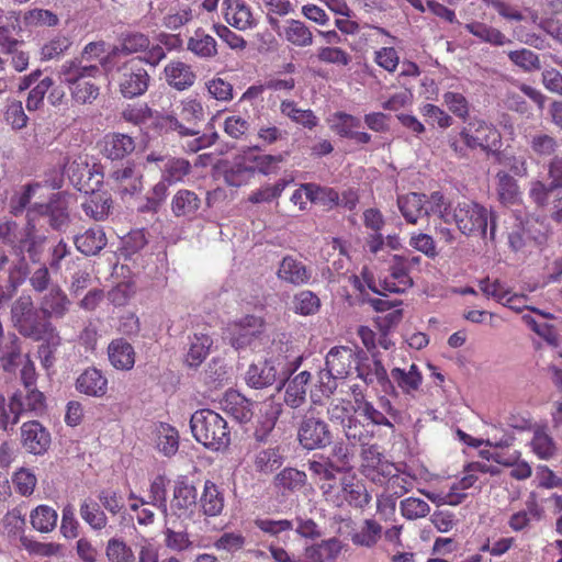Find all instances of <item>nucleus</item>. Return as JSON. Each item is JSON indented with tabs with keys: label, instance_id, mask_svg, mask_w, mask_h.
<instances>
[{
	"label": "nucleus",
	"instance_id": "nucleus-43",
	"mask_svg": "<svg viewBox=\"0 0 562 562\" xmlns=\"http://www.w3.org/2000/svg\"><path fill=\"white\" fill-rule=\"evenodd\" d=\"M80 516L94 530H101L108 524L105 514L95 502L85 501L80 506Z\"/></svg>",
	"mask_w": 562,
	"mask_h": 562
},
{
	"label": "nucleus",
	"instance_id": "nucleus-56",
	"mask_svg": "<svg viewBox=\"0 0 562 562\" xmlns=\"http://www.w3.org/2000/svg\"><path fill=\"white\" fill-rule=\"evenodd\" d=\"M191 171V165L183 158H172L165 165V179L168 182L182 180Z\"/></svg>",
	"mask_w": 562,
	"mask_h": 562
},
{
	"label": "nucleus",
	"instance_id": "nucleus-58",
	"mask_svg": "<svg viewBox=\"0 0 562 562\" xmlns=\"http://www.w3.org/2000/svg\"><path fill=\"white\" fill-rule=\"evenodd\" d=\"M535 453L540 458L548 460L553 457L555 446L552 438L542 431H536L531 441Z\"/></svg>",
	"mask_w": 562,
	"mask_h": 562
},
{
	"label": "nucleus",
	"instance_id": "nucleus-59",
	"mask_svg": "<svg viewBox=\"0 0 562 562\" xmlns=\"http://www.w3.org/2000/svg\"><path fill=\"white\" fill-rule=\"evenodd\" d=\"M71 46V41L65 35L56 36L42 47V58L50 60L63 55Z\"/></svg>",
	"mask_w": 562,
	"mask_h": 562
},
{
	"label": "nucleus",
	"instance_id": "nucleus-2",
	"mask_svg": "<svg viewBox=\"0 0 562 562\" xmlns=\"http://www.w3.org/2000/svg\"><path fill=\"white\" fill-rule=\"evenodd\" d=\"M452 217L463 235L495 240L497 216L492 210L474 201H462L452 209Z\"/></svg>",
	"mask_w": 562,
	"mask_h": 562
},
{
	"label": "nucleus",
	"instance_id": "nucleus-30",
	"mask_svg": "<svg viewBox=\"0 0 562 562\" xmlns=\"http://www.w3.org/2000/svg\"><path fill=\"white\" fill-rule=\"evenodd\" d=\"M200 506L206 516H217L224 508V497L218 486L212 481H206L200 497Z\"/></svg>",
	"mask_w": 562,
	"mask_h": 562
},
{
	"label": "nucleus",
	"instance_id": "nucleus-57",
	"mask_svg": "<svg viewBox=\"0 0 562 562\" xmlns=\"http://www.w3.org/2000/svg\"><path fill=\"white\" fill-rule=\"evenodd\" d=\"M308 469L315 476L325 481H335L337 474L341 473L327 457H322L321 460L310 461Z\"/></svg>",
	"mask_w": 562,
	"mask_h": 562
},
{
	"label": "nucleus",
	"instance_id": "nucleus-29",
	"mask_svg": "<svg viewBox=\"0 0 562 562\" xmlns=\"http://www.w3.org/2000/svg\"><path fill=\"white\" fill-rule=\"evenodd\" d=\"M111 363L121 370H130L135 362L133 346L124 339L113 340L108 348Z\"/></svg>",
	"mask_w": 562,
	"mask_h": 562
},
{
	"label": "nucleus",
	"instance_id": "nucleus-54",
	"mask_svg": "<svg viewBox=\"0 0 562 562\" xmlns=\"http://www.w3.org/2000/svg\"><path fill=\"white\" fill-rule=\"evenodd\" d=\"M281 465V456L277 449H266L260 451L255 459L256 470L270 473Z\"/></svg>",
	"mask_w": 562,
	"mask_h": 562
},
{
	"label": "nucleus",
	"instance_id": "nucleus-45",
	"mask_svg": "<svg viewBox=\"0 0 562 562\" xmlns=\"http://www.w3.org/2000/svg\"><path fill=\"white\" fill-rule=\"evenodd\" d=\"M157 448L165 456H173L179 448L178 431L169 425H161L157 437Z\"/></svg>",
	"mask_w": 562,
	"mask_h": 562
},
{
	"label": "nucleus",
	"instance_id": "nucleus-19",
	"mask_svg": "<svg viewBox=\"0 0 562 562\" xmlns=\"http://www.w3.org/2000/svg\"><path fill=\"white\" fill-rule=\"evenodd\" d=\"M277 276L280 280L295 286L306 284L311 279V272L306 266L292 256H285L282 259Z\"/></svg>",
	"mask_w": 562,
	"mask_h": 562
},
{
	"label": "nucleus",
	"instance_id": "nucleus-52",
	"mask_svg": "<svg viewBox=\"0 0 562 562\" xmlns=\"http://www.w3.org/2000/svg\"><path fill=\"white\" fill-rule=\"evenodd\" d=\"M12 482L22 496H30L34 492L37 479L30 469L20 468L13 474Z\"/></svg>",
	"mask_w": 562,
	"mask_h": 562
},
{
	"label": "nucleus",
	"instance_id": "nucleus-13",
	"mask_svg": "<svg viewBox=\"0 0 562 562\" xmlns=\"http://www.w3.org/2000/svg\"><path fill=\"white\" fill-rule=\"evenodd\" d=\"M357 358L359 359L357 372L360 379H362L367 384L376 382L384 393L396 395L395 386L393 385V382L380 359L373 356L374 359L372 366L364 364L362 361L368 360V356L363 350H360L357 353Z\"/></svg>",
	"mask_w": 562,
	"mask_h": 562
},
{
	"label": "nucleus",
	"instance_id": "nucleus-44",
	"mask_svg": "<svg viewBox=\"0 0 562 562\" xmlns=\"http://www.w3.org/2000/svg\"><path fill=\"white\" fill-rule=\"evenodd\" d=\"M281 112L305 127L312 128L317 124V117L313 111L299 109L293 101H283L281 103Z\"/></svg>",
	"mask_w": 562,
	"mask_h": 562
},
{
	"label": "nucleus",
	"instance_id": "nucleus-51",
	"mask_svg": "<svg viewBox=\"0 0 562 562\" xmlns=\"http://www.w3.org/2000/svg\"><path fill=\"white\" fill-rule=\"evenodd\" d=\"M390 379L392 380L393 384L396 383L397 386L407 394L417 391L423 381L422 375H411L408 372L400 368H394L391 370Z\"/></svg>",
	"mask_w": 562,
	"mask_h": 562
},
{
	"label": "nucleus",
	"instance_id": "nucleus-32",
	"mask_svg": "<svg viewBox=\"0 0 562 562\" xmlns=\"http://www.w3.org/2000/svg\"><path fill=\"white\" fill-rule=\"evenodd\" d=\"M212 344L213 340L209 335L194 334L190 338V346L186 356L187 364L191 368L199 367L209 355Z\"/></svg>",
	"mask_w": 562,
	"mask_h": 562
},
{
	"label": "nucleus",
	"instance_id": "nucleus-37",
	"mask_svg": "<svg viewBox=\"0 0 562 562\" xmlns=\"http://www.w3.org/2000/svg\"><path fill=\"white\" fill-rule=\"evenodd\" d=\"M284 36L288 42L299 47H305L313 43L312 32L299 20L288 21V26L284 29Z\"/></svg>",
	"mask_w": 562,
	"mask_h": 562
},
{
	"label": "nucleus",
	"instance_id": "nucleus-4",
	"mask_svg": "<svg viewBox=\"0 0 562 562\" xmlns=\"http://www.w3.org/2000/svg\"><path fill=\"white\" fill-rule=\"evenodd\" d=\"M302 357H296L294 361H286V357L278 355L249 366L246 372V383L254 389H265L279 382L278 390L285 385V381L301 366Z\"/></svg>",
	"mask_w": 562,
	"mask_h": 562
},
{
	"label": "nucleus",
	"instance_id": "nucleus-11",
	"mask_svg": "<svg viewBox=\"0 0 562 562\" xmlns=\"http://www.w3.org/2000/svg\"><path fill=\"white\" fill-rule=\"evenodd\" d=\"M345 356L350 358L351 350L347 348H342L341 350L333 348L326 356V367L318 373L319 389L326 396L333 394L337 389L336 380L344 378L348 373L344 367L339 368V364H344Z\"/></svg>",
	"mask_w": 562,
	"mask_h": 562
},
{
	"label": "nucleus",
	"instance_id": "nucleus-63",
	"mask_svg": "<svg viewBox=\"0 0 562 562\" xmlns=\"http://www.w3.org/2000/svg\"><path fill=\"white\" fill-rule=\"evenodd\" d=\"M4 119L7 123L14 130H21L25 127L29 121L21 101H14L7 106Z\"/></svg>",
	"mask_w": 562,
	"mask_h": 562
},
{
	"label": "nucleus",
	"instance_id": "nucleus-49",
	"mask_svg": "<svg viewBox=\"0 0 562 562\" xmlns=\"http://www.w3.org/2000/svg\"><path fill=\"white\" fill-rule=\"evenodd\" d=\"M147 244L148 240L144 229L132 231L122 239L121 255L130 258L142 250Z\"/></svg>",
	"mask_w": 562,
	"mask_h": 562
},
{
	"label": "nucleus",
	"instance_id": "nucleus-7",
	"mask_svg": "<svg viewBox=\"0 0 562 562\" xmlns=\"http://www.w3.org/2000/svg\"><path fill=\"white\" fill-rule=\"evenodd\" d=\"M297 440L302 448L308 451L325 449L333 443V434L325 420L305 414L297 427Z\"/></svg>",
	"mask_w": 562,
	"mask_h": 562
},
{
	"label": "nucleus",
	"instance_id": "nucleus-46",
	"mask_svg": "<svg viewBox=\"0 0 562 562\" xmlns=\"http://www.w3.org/2000/svg\"><path fill=\"white\" fill-rule=\"evenodd\" d=\"M105 554L109 562H134L132 549L121 539L112 538L108 541Z\"/></svg>",
	"mask_w": 562,
	"mask_h": 562
},
{
	"label": "nucleus",
	"instance_id": "nucleus-41",
	"mask_svg": "<svg viewBox=\"0 0 562 562\" xmlns=\"http://www.w3.org/2000/svg\"><path fill=\"white\" fill-rule=\"evenodd\" d=\"M382 527L373 519H366L362 529L351 536V541L357 546L371 548L381 537Z\"/></svg>",
	"mask_w": 562,
	"mask_h": 562
},
{
	"label": "nucleus",
	"instance_id": "nucleus-20",
	"mask_svg": "<svg viewBox=\"0 0 562 562\" xmlns=\"http://www.w3.org/2000/svg\"><path fill=\"white\" fill-rule=\"evenodd\" d=\"M198 505V491L194 485L190 484L187 479L178 480L173 488V498L171 501V509L179 510L178 516L182 514L193 513Z\"/></svg>",
	"mask_w": 562,
	"mask_h": 562
},
{
	"label": "nucleus",
	"instance_id": "nucleus-34",
	"mask_svg": "<svg viewBox=\"0 0 562 562\" xmlns=\"http://www.w3.org/2000/svg\"><path fill=\"white\" fill-rule=\"evenodd\" d=\"M112 205V200L106 193H91L89 200L82 203L85 214L95 221L104 220Z\"/></svg>",
	"mask_w": 562,
	"mask_h": 562
},
{
	"label": "nucleus",
	"instance_id": "nucleus-8",
	"mask_svg": "<svg viewBox=\"0 0 562 562\" xmlns=\"http://www.w3.org/2000/svg\"><path fill=\"white\" fill-rule=\"evenodd\" d=\"M460 136L463 138L467 147L472 149L480 147L487 155L496 154L501 146L499 132L484 121L470 122L460 132Z\"/></svg>",
	"mask_w": 562,
	"mask_h": 562
},
{
	"label": "nucleus",
	"instance_id": "nucleus-39",
	"mask_svg": "<svg viewBox=\"0 0 562 562\" xmlns=\"http://www.w3.org/2000/svg\"><path fill=\"white\" fill-rule=\"evenodd\" d=\"M321 308L319 297L310 290L296 293L293 297V310L303 316L315 315Z\"/></svg>",
	"mask_w": 562,
	"mask_h": 562
},
{
	"label": "nucleus",
	"instance_id": "nucleus-3",
	"mask_svg": "<svg viewBox=\"0 0 562 562\" xmlns=\"http://www.w3.org/2000/svg\"><path fill=\"white\" fill-rule=\"evenodd\" d=\"M190 428L194 439L210 450L220 451L231 443L227 422L212 409L195 411L190 418Z\"/></svg>",
	"mask_w": 562,
	"mask_h": 562
},
{
	"label": "nucleus",
	"instance_id": "nucleus-50",
	"mask_svg": "<svg viewBox=\"0 0 562 562\" xmlns=\"http://www.w3.org/2000/svg\"><path fill=\"white\" fill-rule=\"evenodd\" d=\"M402 515L411 520L422 518L428 515L429 505L417 497H408L400 503Z\"/></svg>",
	"mask_w": 562,
	"mask_h": 562
},
{
	"label": "nucleus",
	"instance_id": "nucleus-53",
	"mask_svg": "<svg viewBox=\"0 0 562 562\" xmlns=\"http://www.w3.org/2000/svg\"><path fill=\"white\" fill-rule=\"evenodd\" d=\"M335 120L334 130L341 137L351 138V135L356 133L355 128L361 126V121L358 117L345 112H337Z\"/></svg>",
	"mask_w": 562,
	"mask_h": 562
},
{
	"label": "nucleus",
	"instance_id": "nucleus-61",
	"mask_svg": "<svg viewBox=\"0 0 562 562\" xmlns=\"http://www.w3.org/2000/svg\"><path fill=\"white\" fill-rule=\"evenodd\" d=\"M150 45L148 36L142 33L127 34L122 42L121 52L124 55L145 52Z\"/></svg>",
	"mask_w": 562,
	"mask_h": 562
},
{
	"label": "nucleus",
	"instance_id": "nucleus-64",
	"mask_svg": "<svg viewBox=\"0 0 562 562\" xmlns=\"http://www.w3.org/2000/svg\"><path fill=\"white\" fill-rule=\"evenodd\" d=\"M555 192L557 189L551 183L546 186L541 181H536L530 189V196L538 206L543 207L550 205Z\"/></svg>",
	"mask_w": 562,
	"mask_h": 562
},
{
	"label": "nucleus",
	"instance_id": "nucleus-5",
	"mask_svg": "<svg viewBox=\"0 0 562 562\" xmlns=\"http://www.w3.org/2000/svg\"><path fill=\"white\" fill-rule=\"evenodd\" d=\"M59 75L63 80L74 86L72 98L81 104H91L99 95V87L93 81L102 75L98 65L83 64L75 58L61 65Z\"/></svg>",
	"mask_w": 562,
	"mask_h": 562
},
{
	"label": "nucleus",
	"instance_id": "nucleus-12",
	"mask_svg": "<svg viewBox=\"0 0 562 562\" xmlns=\"http://www.w3.org/2000/svg\"><path fill=\"white\" fill-rule=\"evenodd\" d=\"M21 445L34 456L45 454L52 443L50 432L38 422L30 420L21 426Z\"/></svg>",
	"mask_w": 562,
	"mask_h": 562
},
{
	"label": "nucleus",
	"instance_id": "nucleus-23",
	"mask_svg": "<svg viewBox=\"0 0 562 562\" xmlns=\"http://www.w3.org/2000/svg\"><path fill=\"white\" fill-rule=\"evenodd\" d=\"M110 179L116 182L122 195H133L142 189V175L136 170L133 162H127L125 167L117 168L110 173Z\"/></svg>",
	"mask_w": 562,
	"mask_h": 562
},
{
	"label": "nucleus",
	"instance_id": "nucleus-27",
	"mask_svg": "<svg viewBox=\"0 0 562 562\" xmlns=\"http://www.w3.org/2000/svg\"><path fill=\"white\" fill-rule=\"evenodd\" d=\"M311 380L308 371H302L286 381L284 402L292 408L300 407L306 400L307 385Z\"/></svg>",
	"mask_w": 562,
	"mask_h": 562
},
{
	"label": "nucleus",
	"instance_id": "nucleus-18",
	"mask_svg": "<svg viewBox=\"0 0 562 562\" xmlns=\"http://www.w3.org/2000/svg\"><path fill=\"white\" fill-rule=\"evenodd\" d=\"M76 390L93 397H102L108 392V380L95 368L86 369L76 380Z\"/></svg>",
	"mask_w": 562,
	"mask_h": 562
},
{
	"label": "nucleus",
	"instance_id": "nucleus-25",
	"mask_svg": "<svg viewBox=\"0 0 562 562\" xmlns=\"http://www.w3.org/2000/svg\"><path fill=\"white\" fill-rule=\"evenodd\" d=\"M134 150L135 142L130 135L112 133L104 137L103 153L111 160H121Z\"/></svg>",
	"mask_w": 562,
	"mask_h": 562
},
{
	"label": "nucleus",
	"instance_id": "nucleus-26",
	"mask_svg": "<svg viewBox=\"0 0 562 562\" xmlns=\"http://www.w3.org/2000/svg\"><path fill=\"white\" fill-rule=\"evenodd\" d=\"M346 502L355 508H364L371 502V495L362 481L344 476L340 481Z\"/></svg>",
	"mask_w": 562,
	"mask_h": 562
},
{
	"label": "nucleus",
	"instance_id": "nucleus-55",
	"mask_svg": "<svg viewBox=\"0 0 562 562\" xmlns=\"http://www.w3.org/2000/svg\"><path fill=\"white\" fill-rule=\"evenodd\" d=\"M24 23L29 26H55L58 24V16L49 10L33 9L24 14Z\"/></svg>",
	"mask_w": 562,
	"mask_h": 562
},
{
	"label": "nucleus",
	"instance_id": "nucleus-31",
	"mask_svg": "<svg viewBox=\"0 0 562 562\" xmlns=\"http://www.w3.org/2000/svg\"><path fill=\"white\" fill-rule=\"evenodd\" d=\"M226 5V21L238 30H246L251 25V12L243 0H224Z\"/></svg>",
	"mask_w": 562,
	"mask_h": 562
},
{
	"label": "nucleus",
	"instance_id": "nucleus-48",
	"mask_svg": "<svg viewBox=\"0 0 562 562\" xmlns=\"http://www.w3.org/2000/svg\"><path fill=\"white\" fill-rule=\"evenodd\" d=\"M509 59L525 71H535L541 68L539 56L530 49L522 48L519 50H510Z\"/></svg>",
	"mask_w": 562,
	"mask_h": 562
},
{
	"label": "nucleus",
	"instance_id": "nucleus-14",
	"mask_svg": "<svg viewBox=\"0 0 562 562\" xmlns=\"http://www.w3.org/2000/svg\"><path fill=\"white\" fill-rule=\"evenodd\" d=\"M71 306L72 302L58 284H53L40 300L41 312L48 321L63 319Z\"/></svg>",
	"mask_w": 562,
	"mask_h": 562
},
{
	"label": "nucleus",
	"instance_id": "nucleus-36",
	"mask_svg": "<svg viewBox=\"0 0 562 562\" xmlns=\"http://www.w3.org/2000/svg\"><path fill=\"white\" fill-rule=\"evenodd\" d=\"M345 436L350 445L356 447V445H360L361 447L368 446L373 434L369 431L364 425L353 416H349L342 425Z\"/></svg>",
	"mask_w": 562,
	"mask_h": 562
},
{
	"label": "nucleus",
	"instance_id": "nucleus-1",
	"mask_svg": "<svg viewBox=\"0 0 562 562\" xmlns=\"http://www.w3.org/2000/svg\"><path fill=\"white\" fill-rule=\"evenodd\" d=\"M11 323L14 329L24 338L40 342L54 336L55 326L35 307L30 295H21L11 305Z\"/></svg>",
	"mask_w": 562,
	"mask_h": 562
},
{
	"label": "nucleus",
	"instance_id": "nucleus-22",
	"mask_svg": "<svg viewBox=\"0 0 562 562\" xmlns=\"http://www.w3.org/2000/svg\"><path fill=\"white\" fill-rule=\"evenodd\" d=\"M222 406L227 414L241 424L252 418V402L237 391L226 392Z\"/></svg>",
	"mask_w": 562,
	"mask_h": 562
},
{
	"label": "nucleus",
	"instance_id": "nucleus-47",
	"mask_svg": "<svg viewBox=\"0 0 562 562\" xmlns=\"http://www.w3.org/2000/svg\"><path fill=\"white\" fill-rule=\"evenodd\" d=\"M306 196L313 202H319L324 205H338L339 193L333 188L319 187L315 184H305L304 187Z\"/></svg>",
	"mask_w": 562,
	"mask_h": 562
},
{
	"label": "nucleus",
	"instance_id": "nucleus-33",
	"mask_svg": "<svg viewBox=\"0 0 562 562\" xmlns=\"http://www.w3.org/2000/svg\"><path fill=\"white\" fill-rule=\"evenodd\" d=\"M464 29L482 42L492 45L502 46L510 42L499 30L482 22L467 23Z\"/></svg>",
	"mask_w": 562,
	"mask_h": 562
},
{
	"label": "nucleus",
	"instance_id": "nucleus-6",
	"mask_svg": "<svg viewBox=\"0 0 562 562\" xmlns=\"http://www.w3.org/2000/svg\"><path fill=\"white\" fill-rule=\"evenodd\" d=\"M120 93L125 99L143 95L149 87L150 76L143 66V59H130L117 68Z\"/></svg>",
	"mask_w": 562,
	"mask_h": 562
},
{
	"label": "nucleus",
	"instance_id": "nucleus-15",
	"mask_svg": "<svg viewBox=\"0 0 562 562\" xmlns=\"http://www.w3.org/2000/svg\"><path fill=\"white\" fill-rule=\"evenodd\" d=\"M74 245L87 257L98 256L108 245V237L101 226H93L75 235Z\"/></svg>",
	"mask_w": 562,
	"mask_h": 562
},
{
	"label": "nucleus",
	"instance_id": "nucleus-60",
	"mask_svg": "<svg viewBox=\"0 0 562 562\" xmlns=\"http://www.w3.org/2000/svg\"><path fill=\"white\" fill-rule=\"evenodd\" d=\"M59 341L60 337L57 331L54 333V336H49L41 341L42 344L38 346L37 353L44 368L49 369L54 364V353Z\"/></svg>",
	"mask_w": 562,
	"mask_h": 562
},
{
	"label": "nucleus",
	"instance_id": "nucleus-38",
	"mask_svg": "<svg viewBox=\"0 0 562 562\" xmlns=\"http://www.w3.org/2000/svg\"><path fill=\"white\" fill-rule=\"evenodd\" d=\"M33 528L41 532H50L57 524V513L47 505H40L31 513Z\"/></svg>",
	"mask_w": 562,
	"mask_h": 562
},
{
	"label": "nucleus",
	"instance_id": "nucleus-62",
	"mask_svg": "<svg viewBox=\"0 0 562 562\" xmlns=\"http://www.w3.org/2000/svg\"><path fill=\"white\" fill-rule=\"evenodd\" d=\"M530 147L539 156H550L555 153L558 142L548 134H536L530 140Z\"/></svg>",
	"mask_w": 562,
	"mask_h": 562
},
{
	"label": "nucleus",
	"instance_id": "nucleus-17",
	"mask_svg": "<svg viewBox=\"0 0 562 562\" xmlns=\"http://www.w3.org/2000/svg\"><path fill=\"white\" fill-rule=\"evenodd\" d=\"M164 74L167 83L178 91L189 89L196 79L192 67L180 60H172L166 65Z\"/></svg>",
	"mask_w": 562,
	"mask_h": 562
},
{
	"label": "nucleus",
	"instance_id": "nucleus-35",
	"mask_svg": "<svg viewBox=\"0 0 562 562\" xmlns=\"http://www.w3.org/2000/svg\"><path fill=\"white\" fill-rule=\"evenodd\" d=\"M353 446L349 442L337 441L334 443L330 454L327 457L341 473L350 472L353 469L355 458Z\"/></svg>",
	"mask_w": 562,
	"mask_h": 562
},
{
	"label": "nucleus",
	"instance_id": "nucleus-24",
	"mask_svg": "<svg viewBox=\"0 0 562 562\" xmlns=\"http://www.w3.org/2000/svg\"><path fill=\"white\" fill-rule=\"evenodd\" d=\"M307 484V475L295 468H284L273 479V486L281 494L288 495L302 491Z\"/></svg>",
	"mask_w": 562,
	"mask_h": 562
},
{
	"label": "nucleus",
	"instance_id": "nucleus-10",
	"mask_svg": "<svg viewBox=\"0 0 562 562\" xmlns=\"http://www.w3.org/2000/svg\"><path fill=\"white\" fill-rule=\"evenodd\" d=\"M266 330V322L256 315H246L231 326L229 342L236 350L251 347Z\"/></svg>",
	"mask_w": 562,
	"mask_h": 562
},
{
	"label": "nucleus",
	"instance_id": "nucleus-40",
	"mask_svg": "<svg viewBox=\"0 0 562 562\" xmlns=\"http://www.w3.org/2000/svg\"><path fill=\"white\" fill-rule=\"evenodd\" d=\"M188 49L200 57H213L217 54L216 42L211 35L198 30L188 41Z\"/></svg>",
	"mask_w": 562,
	"mask_h": 562
},
{
	"label": "nucleus",
	"instance_id": "nucleus-16",
	"mask_svg": "<svg viewBox=\"0 0 562 562\" xmlns=\"http://www.w3.org/2000/svg\"><path fill=\"white\" fill-rule=\"evenodd\" d=\"M260 412L254 437L258 442H266L283 412V405L274 401H267Z\"/></svg>",
	"mask_w": 562,
	"mask_h": 562
},
{
	"label": "nucleus",
	"instance_id": "nucleus-9",
	"mask_svg": "<svg viewBox=\"0 0 562 562\" xmlns=\"http://www.w3.org/2000/svg\"><path fill=\"white\" fill-rule=\"evenodd\" d=\"M34 210L54 231L66 232L70 225L69 202L63 192L53 193L46 203L36 204Z\"/></svg>",
	"mask_w": 562,
	"mask_h": 562
},
{
	"label": "nucleus",
	"instance_id": "nucleus-42",
	"mask_svg": "<svg viewBox=\"0 0 562 562\" xmlns=\"http://www.w3.org/2000/svg\"><path fill=\"white\" fill-rule=\"evenodd\" d=\"M255 173V167L235 161L224 170V181L229 187H240Z\"/></svg>",
	"mask_w": 562,
	"mask_h": 562
},
{
	"label": "nucleus",
	"instance_id": "nucleus-28",
	"mask_svg": "<svg viewBox=\"0 0 562 562\" xmlns=\"http://www.w3.org/2000/svg\"><path fill=\"white\" fill-rule=\"evenodd\" d=\"M424 198L425 194L416 192L397 198V206L407 223L415 224L420 216L429 214L424 207Z\"/></svg>",
	"mask_w": 562,
	"mask_h": 562
},
{
	"label": "nucleus",
	"instance_id": "nucleus-21",
	"mask_svg": "<svg viewBox=\"0 0 562 562\" xmlns=\"http://www.w3.org/2000/svg\"><path fill=\"white\" fill-rule=\"evenodd\" d=\"M201 205L202 200L194 191L181 189L172 198L171 211L176 217L193 220L198 216Z\"/></svg>",
	"mask_w": 562,
	"mask_h": 562
}]
</instances>
